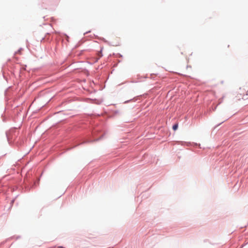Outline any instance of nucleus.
Here are the masks:
<instances>
[{
	"label": "nucleus",
	"mask_w": 248,
	"mask_h": 248,
	"mask_svg": "<svg viewBox=\"0 0 248 248\" xmlns=\"http://www.w3.org/2000/svg\"><path fill=\"white\" fill-rule=\"evenodd\" d=\"M178 124H175L173 126L172 128L174 130H176L178 128Z\"/></svg>",
	"instance_id": "obj_1"
}]
</instances>
